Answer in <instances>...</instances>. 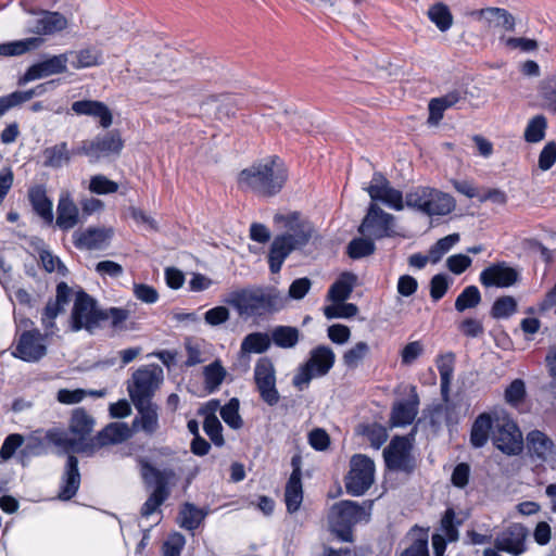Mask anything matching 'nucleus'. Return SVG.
Instances as JSON below:
<instances>
[{
	"label": "nucleus",
	"instance_id": "1",
	"mask_svg": "<svg viewBox=\"0 0 556 556\" xmlns=\"http://www.w3.org/2000/svg\"><path fill=\"white\" fill-rule=\"evenodd\" d=\"M288 179V169L277 156L260 160L242 169L238 185L242 190L258 197L270 198L278 194Z\"/></svg>",
	"mask_w": 556,
	"mask_h": 556
},
{
	"label": "nucleus",
	"instance_id": "2",
	"mask_svg": "<svg viewBox=\"0 0 556 556\" xmlns=\"http://www.w3.org/2000/svg\"><path fill=\"white\" fill-rule=\"evenodd\" d=\"M94 427V419L83 408H76L70 420V432L61 428H51L47 430V438L58 452L80 453L87 455L86 451L80 448L93 443V437H90Z\"/></svg>",
	"mask_w": 556,
	"mask_h": 556
},
{
	"label": "nucleus",
	"instance_id": "3",
	"mask_svg": "<svg viewBox=\"0 0 556 556\" xmlns=\"http://www.w3.org/2000/svg\"><path fill=\"white\" fill-rule=\"evenodd\" d=\"M408 207L417 210L427 216H444L455 208V200L448 193L439 189L419 186L405 195Z\"/></svg>",
	"mask_w": 556,
	"mask_h": 556
},
{
	"label": "nucleus",
	"instance_id": "4",
	"mask_svg": "<svg viewBox=\"0 0 556 556\" xmlns=\"http://www.w3.org/2000/svg\"><path fill=\"white\" fill-rule=\"evenodd\" d=\"M164 380V371L160 365L141 366L131 376L127 391L132 403L152 402V397Z\"/></svg>",
	"mask_w": 556,
	"mask_h": 556
},
{
	"label": "nucleus",
	"instance_id": "5",
	"mask_svg": "<svg viewBox=\"0 0 556 556\" xmlns=\"http://www.w3.org/2000/svg\"><path fill=\"white\" fill-rule=\"evenodd\" d=\"M369 513L363 506L352 501H342L334 504L328 515L330 530L341 540H351V529L359 521H367Z\"/></svg>",
	"mask_w": 556,
	"mask_h": 556
},
{
	"label": "nucleus",
	"instance_id": "6",
	"mask_svg": "<svg viewBox=\"0 0 556 556\" xmlns=\"http://www.w3.org/2000/svg\"><path fill=\"white\" fill-rule=\"evenodd\" d=\"M492 441L507 455H517L522 450V434L516 422L504 410L494 414Z\"/></svg>",
	"mask_w": 556,
	"mask_h": 556
},
{
	"label": "nucleus",
	"instance_id": "7",
	"mask_svg": "<svg viewBox=\"0 0 556 556\" xmlns=\"http://www.w3.org/2000/svg\"><path fill=\"white\" fill-rule=\"evenodd\" d=\"M334 359L336 355L328 346L319 345L312 350L307 362L293 377V384L300 390L304 389L313 378L327 375L332 368Z\"/></svg>",
	"mask_w": 556,
	"mask_h": 556
},
{
	"label": "nucleus",
	"instance_id": "8",
	"mask_svg": "<svg viewBox=\"0 0 556 556\" xmlns=\"http://www.w3.org/2000/svg\"><path fill=\"white\" fill-rule=\"evenodd\" d=\"M362 236L375 240L394 237L399 233L395 217L383 211L378 203H370L358 227Z\"/></svg>",
	"mask_w": 556,
	"mask_h": 556
},
{
	"label": "nucleus",
	"instance_id": "9",
	"mask_svg": "<svg viewBox=\"0 0 556 556\" xmlns=\"http://www.w3.org/2000/svg\"><path fill=\"white\" fill-rule=\"evenodd\" d=\"M374 479V462L365 455H354L350 462V471L345 477L348 493L354 496L363 495L371 486Z\"/></svg>",
	"mask_w": 556,
	"mask_h": 556
},
{
	"label": "nucleus",
	"instance_id": "10",
	"mask_svg": "<svg viewBox=\"0 0 556 556\" xmlns=\"http://www.w3.org/2000/svg\"><path fill=\"white\" fill-rule=\"evenodd\" d=\"M142 473L147 480H153L155 483L154 491L141 508L142 517L149 518L166 500L168 495L166 483L175 478V472L172 469L160 470L149 464H144L142 467Z\"/></svg>",
	"mask_w": 556,
	"mask_h": 556
},
{
	"label": "nucleus",
	"instance_id": "11",
	"mask_svg": "<svg viewBox=\"0 0 556 556\" xmlns=\"http://www.w3.org/2000/svg\"><path fill=\"white\" fill-rule=\"evenodd\" d=\"M123 146L119 135L112 131L92 140L83 141L75 153L84 154L89 157L91 163H96L104 157L118 156Z\"/></svg>",
	"mask_w": 556,
	"mask_h": 556
},
{
	"label": "nucleus",
	"instance_id": "12",
	"mask_svg": "<svg viewBox=\"0 0 556 556\" xmlns=\"http://www.w3.org/2000/svg\"><path fill=\"white\" fill-rule=\"evenodd\" d=\"M101 320V312L96 308L94 301L84 291L75 295L71 314V327L73 331L86 329L92 331Z\"/></svg>",
	"mask_w": 556,
	"mask_h": 556
},
{
	"label": "nucleus",
	"instance_id": "13",
	"mask_svg": "<svg viewBox=\"0 0 556 556\" xmlns=\"http://www.w3.org/2000/svg\"><path fill=\"white\" fill-rule=\"evenodd\" d=\"M364 189L371 199L370 203L381 202L394 211H402L406 204L402 191L393 188L380 173H375L369 185Z\"/></svg>",
	"mask_w": 556,
	"mask_h": 556
},
{
	"label": "nucleus",
	"instance_id": "14",
	"mask_svg": "<svg viewBox=\"0 0 556 556\" xmlns=\"http://www.w3.org/2000/svg\"><path fill=\"white\" fill-rule=\"evenodd\" d=\"M254 381L262 400L269 406L279 402V393L276 389V370L268 357H261L254 367Z\"/></svg>",
	"mask_w": 556,
	"mask_h": 556
},
{
	"label": "nucleus",
	"instance_id": "15",
	"mask_svg": "<svg viewBox=\"0 0 556 556\" xmlns=\"http://www.w3.org/2000/svg\"><path fill=\"white\" fill-rule=\"evenodd\" d=\"M277 223H282L287 229L286 236L296 249H301L315 237V228L305 218L301 217L299 213H291L289 215H277L275 217Z\"/></svg>",
	"mask_w": 556,
	"mask_h": 556
},
{
	"label": "nucleus",
	"instance_id": "16",
	"mask_svg": "<svg viewBox=\"0 0 556 556\" xmlns=\"http://www.w3.org/2000/svg\"><path fill=\"white\" fill-rule=\"evenodd\" d=\"M46 334L39 330L24 331L17 340L13 356L28 363H36L47 354Z\"/></svg>",
	"mask_w": 556,
	"mask_h": 556
},
{
	"label": "nucleus",
	"instance_id": "17",
	"mask_svg": "<svg viewBox=\"0 0 556 556\" xmlns=\"http://www.w3.org/2000/svg\"><path fill=\"white\" fill-rule=\"evenodd\" d=\"M72 294V289L65 282L58 285L55 299H50L41 313V325L46 336L53 334L56 331L55 318L70 303Z\"/></svg>",
	"mask_w": 556,
	"mask_h": 556
},
{
	"label": "nucleus",
	"instance_id": "18",
	"mask_svg": "<svg viewBox=\"0 0 556 556\" xmlns=\"http://www.w3.org/2000/svg\"><path fill=\"white\" fill-rule=\"evenodd\" d=\"M528 535L529 531L525 526L513 523L495 538L494 545L498 551L520 556L527 551Z\"/></svg>",
	"mask_w": 556,
	"mask_h": 556
},
{
	"label": "nucleus",
	"instance_id": "19",
	"mask_svg": "<svg viewBox=\"0 0 556 556\" xmlns=\"http://www.w3.org/2000/svg\"><path fill=\"white\" fill-rule=\"evenodd\" d=\"M67 63L68 55L65 53L49 56L48 59L29 66L26 73L20 78L18 84L24 85L47 76L62 74L66 72Z\"/></svg>",
	"mask_w": 556,
	"mask_h": 556
},
{
	"label": "nucleus",
	"instance_id": "20",
	"mask_svg": "<svg viewBox=\"0 0 556 556\" xmlns=\"http://www.w3.org/2000/svg\"><path fill=\"white\" fill-rule=\"evenodd\" d=\"M132 434V430L126 422H112L93 437V443L80 448L92 456L98 450L105 445L117 444L126 441Z\"/></svg>",
	"mask_w": 556,
	"mask_h": 556
},
{
	"label": "nucleus",
	"instance_id": "21",
	"mask_svg": "<svg viewBox=\"0 0 556 556\" xmlns=\"http://www.w3.org/2000/svg\"><path fill=\"white\" fill-rule=\"evenodd\" d=\"M519 273L505 263L493 264L480 274V282L484 287L508 288L517 282Z\"/></svg>",
	"mask_w": 556,
	"mask_h": 556
},
{
	"label": "nucleus",
	"instance_id": "22",
	"mask_svg": "<svg viewBox=\"0 0 556 556\" xmlns=\"http://www.w3.org/2000/svg\"><path fill=\"white\" fill-rule=\"evenodd\" d=\"M230 303L240 315H261L267 313L264 289L243 290L235 295Z\"/></svg>",
	"mask_w": 556,
	"mask_h": 556
},
{
	"label": "nucleus",
	"instance_id": "23",
	"mask_svg": "<svg viewBox=\"0 0 556 556\" xmlns=\"http://www.w3.org/2000/svg\"><path fill=\"white\" fill-rule=\"evenodd\" d=\"M138 416L132 420V429L153 435L160 428L157 405L153 402L132 403Z\"/></svg>",
	"mask_w": 556,
	"mask_h": 556
},
{
	"label": "nucleus",
	"instance_id": "24",
	"mask_svg": "<svg viewBox=\"0 0 556 556\" xmlns=\"http://www.w3.org/2000/svg\"><path fill=\"white\" fill-rule=\"evenodd\" d=\"M80 223L79 210L70 192H62L58 206L55 225L62 230L73 229Z\"/></svg>",
	"mask_w": 556,
	"mask_h": 556
},
{
	"label": "nucleus",
	"instance_id": "25",
	"mask_svg": "<svg viewBox=\"0 0 556 556\" xmlns=\"http://www.w3.org/2000/svg\"><path fill=\"white\" fill-rule=\"evenodd\" d=\"M410 444L406 438L395 437L384 450L386 464L391 469H406L409 463Z\"/></svg>",
	"mask_w": 556,
	"mask_h": 556
},
{
	"label": "nucleus",
	"instance_id": "26",
	"mask_svg": "<svg viewBox=\"0 0 556 556\" xmlns=\"http://www.w3.org/2000/svg\"><path fill=\"white\" fill-rule=\"evenodd\" d=\"M419 397L416 388H410L409 399L396 403L392 408L391 420L396 427L406 426L414 421L418 414Z\"/></svg>",
	"mask_w": 556,
	"mask_h": 556
},
{
	"label": "nucleus",
	"instance_id": "27",
	"mask_svg": "<svg viewBox=\"0 0 556 556\" xmlns=\"http://www.w3.org/2000/svg\"><path fill=\"white\" fill-rule=\"evenodd\" d=\"M218 407V401L211 400L200 409V414L204 416L203 429L205 433L215 445L222 446L224 444V438L222 434V424L216 416Z\"/></svg>",
	"mask_w": 556,
	"mask_h": 556
},
{
	"label": "nucleus",
	"instance_id": "28",
	"mask_svg": "<svg viewBox=\"0 0 556 556\" xmlns=\"http://www.w3.org/2000/svg\"><path fill=\"white\" fill-rule=\"evenodd\" d=\"M112 231L106 228H88L84 231L74 233V242L78 249L98 250L103 249L110 238Z\"/></svg>",
	"mask_w": 556,
	"mask_h": 556
},
{
	"label": "nucleus",
	"instance_id": "29",
	"mask_svg": "<svg viewBox=\"0 0 556 556\" xmlns=\"http://www.w3.org/2000/svg\"><path fill=\"white\" fill-rule=\"evenodd\" d=\"M79 485L80 473L78 469V459L74 455H68L62 476L59 497L61 500L72 498L77 493Z\"/></svg>",
	"mask_w": 556,
	"mask_h": 556
},
{
	"label": "nucleus",
	"instance_id": "30",
	"mask_svg": "<svg viewBox=\"0 0 556 556\" xmlns=\"http://www.w3.org/2000/svg\"><path fill=\"white\" fill-rule=\"evenodd\" d=\"M463 99L464 93L459 89H454L442 97L431 99L429 102L428 123L434 126L438 125L443 118L444 111L453 108Z\"/></svg>",
	"mask_w": 556,
	"mask_h": 556
},
{
	"label": "nucleus",
	"instance_id": "31",
	"mask_svg": "<svg viewBox=\"0 0 556 556\" xmlns=\"http://www.w3.org/2000/svg\"><path fill=\"white\" fill-rule=\"evenodd\" d=\"M72 110L78 115L98 117L102 127L108 128L113 122L109 108L99 101L81 100L72 104Z\"/></svg>",
	"mask_w": 556,
	"mask_h": 556
},
{
	"label": "nucleus",
	"instance_id": "32",
	"mask_svg": "<svg viewBox=\"0 0 556 556\" xmlns=\"http://www.w3.org/2000/svg\"><path fill=\"white\" fill-rule=\"evenodd\" d=\"M298 250L286 233L277 236L270 247L268 262L271 273L276 274L281 269L287 256Z\"/></svg>",
	"mask_w": 556,
	"mask_h": 556
},
{
	"label": "nucleus",
	"instance_id": "33",
	"mask_svg": "<svg viewBox=\"0 0 556 556\" xmlns=\"http://www.w3.org/2000/svg\"><path fill=\"white\" fill-rule=\"evenodd\" d=\"M529 452L542 460H547L556 455L553 441L539 430L531 431L527 437Z\"/></svg>",
	"mask_w": 556,
	"mask_h": 556
},
{
	"label": "nucleus",
	"instance_id": "34",
	"mask_svg": "<svg viewBox=\"0 0 556 556\" xmlns=\"http://www.w3.org/2000/svg\"><path fill=\"white\" fill-rule=\"evenodd\" d=\"M67 26V20L59 12L45 11L36 20L31 31L37 35H51Z\"/></svg>",
	"mask_w": 556,
	"mask_h": 556
},
{
	"label": "nucleus",
	"instance_id": "35",
	"mask_svg": "<svg viewBox=\"0 0 556 556\" xmlns=\"http://www.w3.org/2000/svg\"><path fill=\"white\" fill-rule=\"evenodd\" d=\"M476 14L480 20H483L492 27H501L505 30L511 31L515 28L514 16L501 8H486L476 11Z\"/></svg>",
	"mask_w": 556,
	"mask_h": 556
},
{
	"label": "nucleus",
	"instance_id": "36",
	"mask_svg": "<svg viewBox=\"0 0 556 556\" xmlns=\"http://www.w3.org/2000/svg\"><path fill=\"white\" fill-rule=\"evenodd\" d=\"M303 501V490L301 482V470L295 467L286 484L285 503L289 513L299 510Z\"/></svg>",
	"mask_w": 556,
	"mask_h": 556
},
{
	"label": "nucleus",
	"instance_id": "37",
	"mask_svg": "<svg viewBox=\"0 0 556 556\" xmlns=\"http://www.w3.org/2000/svg\"><path fill=\"white\" fill-rule=\"evenodd\" d=\"M34 211L48 224L53 220L52 202L42 186H35L28 192Z\"/></svg>",
	"mask_w": 556,
	"mask_h": 556
},
{
	"label": "nucleus",
	"instance_id": "38",
	"mask_svg": "<svg viewBox=\"0 0 556 556\" xmlns=\"http://www.w3.org/2000/svg\"><path fill=\"white\" fill-rule=\"evenodd\" d=\"M491 430H494V417L486 413L479 415L471 427V444L482 447L488 442Z\"/></svg>",
	"mask_w": 556,
	"mask_h": 556
},
{
	"label": "nucleus",
	"instance_id": "39",
	"mask_svg": "<svg viewBox=\"0 0 556 556\" xmlns=\"http://www.w3.org/2000/svg\"><path fill=\"white\" fill-rule=\"evenodd\" d=\"M42 155L43 166L46 167L60 168L71 162V152L66 142L46 148Z\"/></svg>",
	"mask_w": 556,
	"mask_h": 556
},
{
	"label": "nucleus",
	"instance_id": "40",
	"mask_svg": "<svg viewBox=\"0 0 556 556\" xmlns=\"http://www.w3.org/2000/svg\"><path fill=\"white\" fill-rule=\"evenodd\" d=\"M455 355L447 353L437 359V367L441 378V393L444 402L448 401L450 386L453 379Z\"/></svg>",
	"mask_w": 556,
	"mask_h": 556
},
{
	"label": "nucleus",
	"instance_id": "41",
	"mask_svg": "<svg viewBox=\"0 0 556 556\" xmlns=\"http://www.w3.org/2000/svg\"><path fill=\"white\" fill-rule=\"evenodd\" d=\"M68 63L74 68L80 70L85 67L97 66L101 63L102 55L97 49L86 48L78 51H67Z\"/></svg>",
	"mask_w": 556,
	"mask_h": 556
},
{
	"label": "nucleus",
	"instance_id": "42",
	"mask_svg": "<svg viewBox=\"0 0 556 556\" xmlns=\"http://www.w3.org/2000/svg\"><path fill=\"white\" fill-rule=\"evenodd\" d=\"M356 277L351 273H344L340 278L330 287L328 291V299L332 302H343L350 298Z\"/></svg>",
	"mask_w": 556,
	"mask_h": 556
},
{
	"label": "nucleus",
	"instance_id": "43",
	"mask_svg": "<svg viewBox=\"0 0 556 556\" xmlns=\"http://www.w3.org/2000/svg\"><path fill=\"white\" fill-rule=\"evenodd\" d=\"M50 444L47 438V431L36 430L26 438L25 446L22 450V455L39 456L47 453V445ZM51 445H53L51 443Z\"/></svg>",
	"mask_w": 556,
	"mask_h": 556
},
{
	"label": "nucleus",
	"instance_id": "44",
	"mask_svg": "<svg viewBox=\"0 0 556 556\" xmlns=\"http://www.w3.org/2000/svg\"><path fill=\"white\" fill-rule=\"evenodd\" d=\"M270 346V337L264 332H253L244 337L241 342V353H263Z\"/></svg>",
	"mask_w": 556,
	"mask_h": 556
},
{
	"label": "nucleus",
	"instance_id": "45",
	"mask_svg": "<svg viewBox=\"0 0 556 556\" xmlns=\"http://www.w3.org/2000/svg\"><path fill=\"white\" fill-rule=\"evenodd\" d=\"M42 39L38 37L26 38L23 40L12 41L0 45L1 55H21L29 50L40 47Z\"/></svg>",
	"mask_w": 556,
	"mask_h": 556
},
{
	"label": "nucleus",
	"instance_id": "46",
	"mask_svg": "<svg viewBox=\"0 0 556 556\" xmlns=\"http://www.w3.org/2000/svg\"><path fill=\"white\" fill-rule=\"evenodd\" d=\"M273 342L282 349H291L299 341V330L290 326H278L271 331Z\"/></svg>",
	"mask_w": 556,
	"mask_h": 556
},
{
	"label": "nucleus",
	"instance_id": "47",
	"mask_svg": "<svg viewBox=\"0 0 556 556\" xmlns=\"http://www.w3.org/2000/svg\"><path fill=\"white\" fill-rule=\"evenodd\" d=\"M205 513L193 504L186 503L179 514L180 527L187 530L197 529L205 518Z\"/></svg>",
	"mask_w": 556,
	"mask_h": 556
},
{
	"label": "nucleus",
	"instance_id": "48",
	"mask_svg": "<svg viewBox=\"0 0 556 556\" xmlns=\"http://www.w3.org/2000/svg\"><path fill=\"white\" fill-rule=\"evenodd\" d=\"M428 17L441 31H446L453 24V16L447 5L435 3L428 10Z\"/></svg>",
	"mask_w": 556,
	"mask_h": 556
},
{
	"label": "nucleus",
	"instance_id": "49",
	"mask_svg": "<svg viewBox=\"0 0 556 556\" xmlns=\"http://www.w3.org/2000/svg\"><path fill=\"white\" fill-rule=\"evenodd\" d=\"M369 351V345L366 342L359 341L355 343L352 348L346 350L342 356L344 366L350 369L357 368L367 357Z\"/></svg>",
	"mask_w": 556,
	"mask_h": 556
},
{
	"label": "nucleus",
	"instance_id": "50",
	"mask_svg": "<svg viewBox=\"0 0 556 556\" xmlns=\"http://www.w3.org/2000/svg\"><path fill=\"white\" fill-rule=\"evenodd\" d=\"M51 87H53V81H47L45 84L37 85L35 88L29 90L9 93L8 97L12 109L31 100L34 97L42 96Z\"/></svg>",
	"mask_w": 556,
	"mask_h": 556
},
{
	"label": "nucleus",
	"instance_id": "51",
	"mask_svg": "<svg viewBox=\"0 0 556 556\" xmlns=\"http://www.w3.org/2000/svg\"><path fill=\"white\" fill-rule=\"evenodd\" d=\"M481 302V294L476 286L466 287L455 301V309L464 312L469 308H475Z\"/></svg>",
	"mask_w": 556,
	"mask_h": 556
},
{
	"label": "nucleus",
	"instance_id": "52",
	"mask_svg": "<svg viewBox=\"0 0 556 556\" xmlns=\"http://www.w3.org/2000/svg\"><path fill=\"white\" fill-rule=\"evenodd\" d=\"M239 400L232 397L220 408V416L223 420L232 429H240L243 425L242 418L239 414Z\"/></svg>",
	"mask_w": 556,
	"mask_h": 556
},
{
	"label": "nucleus",
	"instance_id": "53",
	"mask_svg": "<svg viewBox=\"0 0 556 556\" xmlns=\"http://www.w3.org/2000/svg\"><path fill=\"white\" fill-rule=\"evenodd\" d=\"M458 241V233H452L438 240L429 250L430 262L438 263Z\"/></svg>",
	"mask_w": 556,
	"mask_h": 556
},
{
	"label": "nucleus",
	"instance_id": "54",
	"mask_svg": "<svg viewBox=\"0 0 556 556\" xmlns=\"http://www.w3.org/2000/svg\"><path fill=\"white\" fill-rule=\"evenodd\" d=\"M463 522L462 519L456 520L455 511L453 508H447L441 519V531L450 542L458 540V526Z\"/></svg>",
	"mask_w": 556,
	"mask_h": 556
},
{
	"label": "nucleus",
	"instance_id": "55",
	"mask_svg": "<svg viewBox=\"0 0 556 556\" xmlns=\"http://www.w3.org/2000/svg\"><path fill=\"white\" fill-rule=\"evenodd\" d=\"M372 238L361 237L352 240L348 247V253L352 258H361L370 255L375 251V243Z\"/></svg>",
	"mask_w": 556,
	"mask_h": 556
},
{
	"label": "nucleus",
	"instance_id": "56",
	"mask_svg": "<svg viewBox=\"0 0 556 556\" xmlns=\"http://www.w3.org/2000/svg\"><path fill=\"white\" fill-rule=\"evenodd\" d=\"M517 311V301L509 295L498 298L491 309L494 318H508Z\"/></svg>",
	"mask_w": 556,
	"mask_h": 556
},
{
	"label": "nucleus",
	"instance_id": "57",
	"mask_svg": "<svg viewBox=\"0 0 556 556\" xmlns=\"http://www.w3.org/2000/svg\"><path fill=\"white\" fill-rule=\"evenodd\" d=\"M546 119L542 115L531 118L525 130V139L528 142H539L545 136Z\"/></svg>",
	"mask_w": 556,
	"mask_h": 556
},
{
	"label": "nucleus",
	"instance_id": "58",
	"mask_svg": "<svg viewBox=\"0 0 556 556\" xmlns=\"http://www.w3.org/2000/svg\"><path fill=\"white\" fill-rule=\"evenodd\" d=\"M226 371L219 362H214L204 368L206 388L212 392L216 390L225 378Z\"/></svg>",
	"mask_w": 556,
	"mask_h": 556
},
{
	"label": "nucleus",
	"instance_id": "59",
	"mask_svg": "<svg viewBox=\"0 0 556 556\" xmlns=\"http://www.w3.org/2000/svg\"><path fill=\"white\" fill-rule=\"evenodd\" d=\"M130 217L134 219L137 226L141 227L146 231H157L159 224L153 216L142 211L139 207L130 206L128 208Z\"/></svg>",
	"mask_w": 556,
	"mask_h": 556
},
{
	"label": "nucleus",
	"instance_id": "60",
	"mask_svg": "<svg viewBox=\"0 0 556 556\" xmlns=\"http://www.w3.org/2000/svg\"><path fill=\"white\" fill-rule=\"evenodd\" d=\"M89 190L96 194H110L118 190V185L104 175H94L90 178Z\"/></svg>",
	"mask_w": 556,
	"mask_h": 556
},
{
	"label": "nucleus",
	"instance_id": "61",
	"mask_svg": "<svg viewBox=\"0 0 556 556\" xmlns=\"http://www.w3.org/2000/svg\"><path fill=\"white\" fill-rule=\"evenodd\" d=\"M267 313L281 311L288 304V298L277 289H264Z\"/></svg>",
	"mask_w": 556,
	"mask_h": 556
},
{
	"label": "nucleus",
	"instance_id": "62",
	"mask_svg": "<svg viewBox=\"0 0 556 556\" xmlns=\"http://www.w3.org/2000/svg\"><path fill=\"white\" fill-rule=\"evenodd\" d=\"M39 257L43 268L48 273H56L61 276L66 275L67 269L65 265L60 261L58 256L53 255L50 251L41 250Z\"/></svg>",
	"mask_w": 556,
	"mask_h": 556
},
{
	"label": "nucleus",
	"instance_id": "63",
	"mask_svg": "<svg viewBox=\"0 0 556 556\" xmlns=\"http://www.w3.org/2000/svg\"><path fill=\"white\" fill-rule=\"evenodd\" d=\"M501 41L510 50H520L523 52L534 51L538 42L534 39L523 37H502Z\"/></svg>",
	"mask_w": 556,
	"mask_h": 556
},
{
	"label": "nucleus",
	"instance_id": "64",
	"mask_svg": "<svg viewBox=\"0 0 556 556\" xmlns=\"http://www.w3.org/2000/svg\"><path fill=\"white\" fill-rule=\"evenodd\" d=\"M230 318V311L226 306H215L204 314V321L213 327L219 326L228 321Z\"/></svg>",
	"mask_w": 556,
	"mask_h": 556
}]
</instances>
